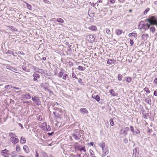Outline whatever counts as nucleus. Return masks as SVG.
<instances>
[{
    "label": "nucleus",
    "mask_w": 157,
    "mask_h": 157,
    "mask_svg": "<svg viewBox=\"0 0 157 157\" xmlns=\"http://www.w3.org/2000/svg\"><path fill=\"white\" fill-rule=\"evenodd\" d=\"M157 18L154 16H151L146 19V21L149 23L150 25H156Z\"/></svg>",
    "instance_id": "1"
},
{
    "label": "nucleus",
    "mask_w": 157,
    "mask_h": 157,
    "mask_svg": "<svg viewBox=\"0 0 157 157\" xmlns=\"http://www.w3.org/2000/svg\"><path fill=\"white\" fill-rule=\"evenodd\" d=\"M53 113L56 117L61 118L63 116V111L61 109H59L53 112Z\"/></svg>",
    "instance_id": "2"
},
{
    "label": "nucleus",
    "mask_w": 157,
    "mask_h": 157,
    "mask_svg": "<svg viewBox=\"0 0 157 157\" xmlns=\"http://www.w3.org/2000/svg\"><path fill=\"white\" fill-rule=\"evenodd\" d=\"M39 127L41 128L43 130L50 131L51 130V128L50 126L48 125V127L47 125V123L45 122H43L40 124Z\"/></svg>",
    "instance_id": "3"
},
{
    "label": "nucleus",
    "mask_w": 157,
    "mask_h": 157,
    "mask_svg": "<svg viewBox=\"0 0 157 157\" xmlns=\"http://www.w3.org/2000/svg\"><path fill=\"white\" fill-rule=\"evenodd\" d=\"M95 35H89L86 37L87 40L90 43H92L95 39Z\"/></svg>",
    "instance_id": "4"
},
{
    "label": "nucleus",
    "mask_w": 157,
    "mask_h": 157,
    "mask_svg": "<svg viewBox=\"0 0 157 157\" xmlns=\"http://www.w3.org/2000/svg\"><path fill=\"white\" fill-rule=\"evenodd\" d=\"M32 99L34 102L36 103L37 105H39L40 104V102L38 97L36 96H35L34 97H32Z\"/></svg>",
    "instance_id": "5"
},
{
    "label": "nucleus",
    "mask_w": 157,
    "mask_h": 157,
    "mask_svg": "<svg viewBox=\"0 0 157 157\" xmlns=\"http://www.w3.org/2000/svg\"><path fill=\"white\" fill-rule=\"evenodd\" d=\"M17 136L14 137H12L10 138L11 142L13 144H16L19 142V139L17 138Z\"/></svg>",
    "instance_id": "6"
},
{
    "label": "nucleus",
    "mask_w": 157,
    "mask_h": 157,
    "mask_svg": "<svg viewBox=\"0 0 157 157\" xmlns=\"http://www.w3.org/2000/svg\"><path fill=\"white\" fill-rule=\"evenodd\" d=\"M150 26V25L148 23H144L142 24L141 29H144L145 30L148 29Z\"/></svg>",
    "instance_id": "7"
},
{
    "label": "nucleus",
    "mask_w": 157,
    "mask_h": 157,
    "mask_svg": "<svg viewBox=\"0 0 157 157\" xmlns=\"http://www.w3.org/2000/svg\"><path fill=\"white\" fill-rule=\"evenodd\" d=\"M72 136L74 137L75 139L76 140L79 139L81 137V135L78 132H76L74 133Z\"/></svg>",
    "instance_id": "8"
},
{
    "label": "nucleus",
    "mask_w": 157,
    "mask_h": 157,
    "mask_svg": "<svg viewBox=\"0 0 157 157\" xmlns=\"http://www.w3.org/2000/svg\"><path fill=\"white\" fill-rule=\"evenodd\" d=\"M33 76L34 78L33 80L34 81H37V79L40 78V75L39 74L37 73L36 72H34Z\"/></svg>",
    "instance_id": "9"
},
{
    "label": "nucleus",
    "mask_w": 157,
    "mask_h": 157,
    "mask_svg": "<svg viewBox=\"0 0 157 157\" xmlns=\"http://www.w3.org/2000/svg\"><path fill=\"white\" fill-rule=\"evenodd\" d=\"M129 37H131L132 38L137 37V35L136 31H133L132 33H130L128 34Z\"/></svg>",
    "instance_id": "10"
},
{
    "label": "nucleus",
    "mask_w": 157,
    "mask_h": 157,
    "mask_svg": "<svg viewBox=\"0 0 157 157\" xmlns=\"http://www.w3.org/2000/svg\"><path fill=\"white\" fill-rule=\"evenodd\" d=\"M116 63V60L114 59H109L107 62V64L111 65L113 64H115Z\"/></svg>",
    "instance_id": "11"
},
{
    "label": "nucleus",
    "mask_w": 157,
    "mask_h": 157,
    "mask_svg": "<svg viewBox=\"0 0 157 157\" xmlns=\"http://www.w3.org/2000/svg\"><path fill=\"white\" fill-rule=\"evenodd\" d=\"M92 97L93 98L95 99L98 102H99L100 101V98L98 95H95L93 94L92 95Z\"/></svg>",
    "instance_id": "12"
},
{
    "label": "nucleus",
    "mask_w": 157,
    "mask_h": 157,
    "mask_svg": "<svg viewBox=\"0 0 157 157\" xmlns=\"http://www.w3.org/2000/svg\"><path fill=\"white\" fill-rule=\"evenodd\" d=\"M2 155L4 156V157H6V155L9 154V151L8 150H7L6 149H5L2 151Z\"/></svg>",
    "instance_id": "13"
},
{
    "label": "nucleus",
    "mask_w": 157,
    "mask_h": 157,
    "mask_svg": "<svg viewBox=\"0 0 157 157\" xmlns=\"http://www.w3.org/2000/svg\"><path fill=\"white\" fill-rule=\"evenodd\" d=\"M88 29L89 30L91 31H96L97 29V28L95 25H91V26H89Z\"/></svg>",
    "instance_id": "14"
},
{
    "label": "nucleus",
    "mask_w": 157,
    "mask_h": 157,
    "mask_svg": "<svg viewBox=\"0 0 157 157\" xmlns=\"http://www.w3.org/2000/svg\"><path fill=\"white\" fill-rule=\"evenodd\" d=\"M109 92L113 96H116L118 95V93H116L113 89H111L109 90Z\"/></svg>",
    "instance_id": "15"
},
{
    "label": "nucleus",
    "mask_w": 157,
    "mask_h": 157,
    "mask_svg": "<svg viewBox=\"0 0 157 157\" xmlns=\"http://www.w3.org/2000/svg\"><path fill=\"white\" fill-rule=\"evenodd\" d=\"M26 140L25 137L23 136L21 137L20 140V143L21 144H25L26 143Z\"/></svg>",
    "instance_id": "16"
},
{
    "label": "nucleus",
    "mask_w": 157,
    "mask_h": 157,
    "mask_svg": "<svg viewBox=\"0 0 157 157\" xmlns=\"http://www.w3.org/2000/svg\"><path fill=\"white\" fill-rule=\"evenodd\" d=\"M23 149L26 153H28L29 152V150L28 147L27 145H24L23 147Z\"/></svg>",
    "instance_id": "17"
},
{
    "label": "nucleus",
    "mask_w": 157,
    "mask_h": 157,
    "mask_svg": "<svg viewBox=\"0 0 157 157\" xmlns=\"http://www.w3.org/2000/svg\"><path fill=\"white\" fill-rule=\"evenodd\" d=\"M102 150L103 154L104 156L106 155L109 153L108 149L107 148H105Z\"/></svg>",
    "instance_id": "18"
},
{
    "label": "nucleus",
    "mask_w": 157,
    "mask_h": 157,
    "mask_svg": "<svg viewBox=\"0 0 157 157\" xmlns=\"http://www.w3.org/2000/svg\"><path fill=\"white\" fill-rule=\"evenodd\" d=\"M16 150L18 153H20L21 152V148L19 144H17L16 145Z\"/></svg>",
    "instance_id": "19"
},
{
    "label": "nucleus",
    "mask_w": 157,
    "mask_h": 157,
    "mask_svg": "<svg viewBox=\"0 0 157 157\" xmlns=\"http://www.w3.org/2000/svg\"><path fill=\"white\" fill-rule=\"evenodd\" d=\"M115 33L117 35H120L122 33L123 31L122 30L120 29H116Z\"/></svg>",
    "instance_id": "20"
},
{
    "label": "nucleus",
    "mask_w": 157,
    "mask_h": 157,
    "mask_svg": "<svg viewBox=\"0 0 157 157\" xmlns=\"http://www.w3.org/2000/svg\"><path fill=\"white\" fill-rule=\"evenodd\" d=\"M80 111L82 113H83L85 114H88V111L85 108H82L80 109Z\"/></svg>",
    "instance_id": "21"
},
{
    "label": "nucleus",
    "mask_w": 157,
    "mask_h": 157,
    "mask_svg": "<svg viewBox=\"0 0 157 157\" xmlns=\"http://www.w3.org/2000/svg\"><path fill=\"white\" fill-rule=\"evenodd\" d=\"M77 147L78 150H79L80 151H83L84 152H86V150L85 147H82L80 148L79 146H78Z\"/></svg>",
    "instance_id": "22"
},
{
    "label": "nucleus",
    "mask_w": 157,
    "mask_h": 157,
    "mask_svg": "<svg viewBox=\"0 0 157 157\" xmlns=\"http://www.w3.org/2000/svg\"><path fill=\"white\" fill-rule=\"evenodd\" d=\"M22 97L26 99H30L31 98V96L29 94L22 95Z\"/></svg>",
    "instance_id": "23"
},
{
    "label": "nucleus",
    "mask_w": 157,
    "mask_h": 157,
    "mask_svg": "<svg viewBox=\"0 0 157 157\" xmlns=\"http://www.w3.org/2000/svg\"><path fill=\"white\" fill-rule=\"evenodd\" d=\"M148 36V35L147 34H143L142 36V39L145 41L147 40Z\"/></svg>",
    "instance_id": "24"
},
{
    "label": "nucleus",
    "mask_w": 157,
    "mask_h": 157,
    "mask_svg": "<svg viewBox=\"0 0 157 157\" xmlns=\"http://www.w3.org/2000/svg\"><path fill=\"white\" fill-rule=\"evenodd\" d=\"M77 69L80 71H83L86 69L85 67H82V66H79L78 67Z\"/></svg>",
    "instance_id": "25"
},
{
    "label": "nucleus",
    "mask_w": 157,
    "mask_h": 157,
    "mask_svg": "<svg viewBox=\"0 0 157 157\" xmlns=\"http://www.w3.org/2000/svg\"><path fill=\"white\" fill-rule=\"evenodd\" d=\"M149 28L150 31L151 32L153 33H154L155 30V29L154 27L153 26H151Z\"/></svg>",
    "instance_id": "26"
},
{
    "label": "nucleus",
    "mask_w": 157,
    "mask_h": 157,
    "mask_svg": "<svg viewBox=\"0 0 157 157\" xmlns=\"http://www.w3.org/2000/svg\"><path fill=\"white\" fill-rule=\"evenodd\" d=\"M12 156L13 157H17V152L13 151L11 152Z\"/></svg>",
    "instance_id": "27"
},
{
    "label": "nucleus",
    "mask_w": 157,
    "mask_h": 157,
    "mask_svg": "<svg viewBox=\"0 0 157 157\" xmlns=\"http://www.w3.org/2000/svg\"><path fill=\"white\" fill-rule=\"evenodd\" d=\"M144 90L145 91L147 94H149L150 93V91L149 89V88L147 87H145L144 89Z\"/></svg>",
    "instance_id": "28"
},
{
    "label": "nucleus",
    "mask_w": 157,
    "mask_h": 157,
    "mask_svg": "<svg viewBox=\"0 0 157 157\" xmlns=\"http://www.w3.org/2000/svg\"><path fill=\"white\" fill-rule=\"evenodd\" d=\"M132 80V78L129 77H128L126 78V82L128 83L130 82Z\"/></svg>",
    "instance_id": "29"
},
{
    "label": "nucleus",
    "mask_w": 157,
    "mask_h": 157,
    "mask_svg": "<svg viewBox=\"0 0 157 157\" xmlns=\"http://www.w3.org/2000/svg\"><path fill=\"white\" fill-rule=\"evenodd\" d=\"M57 21L60 23H63L64 22L63 20L61 18H58L57 19Z\"/></svg>",
    "instance_id": "30"
},
{
    "label": "nucleus",
    "mask_w": 157,
    "mask_h": 157,
    "mask_svg": "<svg viewBox=\"0 0 157 157\" xmlns=\"http://www.w3.org/2000/svg\"><path fill=\"white\" fill-rule=\"evenodd\" d=\"M123 78V76L121 74H119L118 75V79L119 81H121L122 80Z\"/></svg>",
    "instance_id": "31"
},
{
    "label": "nucleus",
    "mask_w": 157,
    "mask_h": 157,
    "mask_svg": "<svg viewBox=\"0 0 157 157\" xmlns=\"http://www.w3.org/2000/svg\"><path fill=\"white\" fill-rule=\"evenodd\" d=\"M109 122L110 124L112 126H113L114 125V123L113 119H111L109 120Z\"/></svg>",
    "instance_id": "32"
},
{
    "label": "nucleus",
    "mask_w": 157,
    "mask_h": 157,
    "mask_svg": "<svg viewBox=\"0 0 157 157\" xmlns=\"http://www.w3.org/2000/svg\"><path fill=\"white\" fill-rule=\"evenodd\" d=\"M9 135L11 137H14L16 136V135L12 132H10L9 133Z\"/></svg>",
    "instance_id": "33"
},
{
    "label": "nucleus",
    "mask_w": 157,
    "mask_h": 157,
    "mask_svg": "<svg viewBox=\"0 0 157 157\" xmlns=\"http://www.w3.org/2000/svg\"><path fill=\"white\" fill-rule=\"evenodd\" d=\"M106 32L108 35H111V31L109 29H106Z\"/></svg>",
    "instance_id": "34"
},
{
    "label": "nucleus",
    "mask_w": 157,
    "mask_h": 157,
    "mask_svg": "<svg viewBox=\"0 0 157 157\" xmlns=\"http://www.w3.org/2000/svg\"><path fill=\"white\" fill-rule=\"evenodd\" d=\"M150 9L149 8H147L144 12V14L146 15L147 14V13L149 11Z\"/></svg>",
    "instance_id": "35"
},
{
    "label": "nucleus",
    "mask_w": 157,
    "mask_h": 157,
    "mask_svg": "<svg viewBox=\"0 0 157 157\" xmlns=\"http://www.w3.org/2000/svg\"><path fill=\"white\" fill-rule=\"evenodd\" d=\"M27 4V8L29 9L30 10H32V6H31L29 4H28V3H26Z\"/></svg>",
    "instance_id": "36"
},
{
    "label": "nucleus",
    "mask_w": 157,
    "mask_h": 157,
    "mask_svg": "<svg viewBox=\"0 0 157 157\" xmlns=\"http://www.w3.org/2000/svg\"><path fill=\"white\" fill-rule=\"evenodd\" d=\"M68 78V76L66 74H65V75H64L63 76V79L65 80Z\"/></svg>",
    "instance_id": "37"
},
{
    "label": "nucleus",
    "mask_w": 157,
    "mask_h": 157,
    "mask_svg": "<svg viewBox=\"0 0 157 157\" xmlns=\"http://www.w3.org/2000/svg\"><path fill=\"white\" fill-rule=\"evenodd\" d=\"M130 43L131 46H132L134 44V42L132 39H130Z\"/></svg>",
    "instance_id": "38"
},
{
    "label": "nucleus",
    "mask_w": 157,
    "mask_h": 157,
    "mask_svg": "<svg viewBox=\"0 0 157 157\" xmlns=\"http://www.w3.org/2000/svg\"><path fill=\"white\" fill-rule=\"evenodd\" d=\"M101 147L102 148V150L106 148L105 144L104 143H102V144H101Z\"/></svg>",
    "instance_id": "39"
},
{
    "label": "nucleus",
    "mask_w": 157,
    "mask_h": 157,
    "mask_svg": "<svg viewBox=\"0 0 157 157\" xmlns=\"http://www.w3.org/2000/svg\"><path fill=\"white\" fill-rule=\"evenodd\" d=\"M35 157H39V153L37 150H36L35 151Z\"/></svg>",
    "instance_id": "40"
},
{
    "label": "nucleus",
    "mask_w": 157,
    "mask_h": 157,
    "mask_svg": "<svg viewBox=\"0 0 157 157\" xmlns=\"http://www.w3.org/2000/svg\"><path fill=\"white\" fill-rule=\"evenodd\" d=\"M43 2L45 3L49 4L51 3V2L47 0H43Z\"/></svg>",
    "instance_id": "41"
},
{
    "label": "nucleus",
    "mask_w": 157,
    "mask_h": 157,
    "mask_svg": "<svg viewBox=\"0 0 157 157\" xmlns=\"http://www.w3.org/2000/svg\"><path fill=\"white\" fill-rule=\"evenodd\" d=\"M63 75V74L62 73V72H60L58 74V76L59 77V78H61L62 76Z\"/></svg>",
    "instance_id": "42"
},
{
    "label": "nucleus",
    "mask_w": 157,
    "mask_h": 157,
    "mask_svg": "<svg viewBox=\"0 0 157 157\" xmlns=\"http://www.w3.org/2000/svg\"><path fill=\"white\" fill-rule=\"evenodd\" d=\"M90 152L91 156L92 155H94V151H93L92 150L90 149Z\"/></svg>",
    "instance_id": "43"
},
{
    "label": "nucleus",
    "mask_w": 157,
    "mask_h": 157,
    "mask_svg": "<svg viewBox=\"0 0 157 157\" xmlns=\"http://www.w3.org/2000/svg\"><path fill=\"white\" fill-rule=\"evenodd\" d=\"M130 128L131 131L132 132H134V129L133 127L132 126H130Z\"/></svg>",
    "instance_id": "44"
},
{
    "label": "nucleus",
    "mask_w": 157,
    "mask_h": 157,
    "mask_svg": "<svg viewBox=\"0 0 157 157\" xmlns=\"http://www.w3.org/2000/svg\"><path fill=\"white\" fill-rule=\"evenodd\" d=\"M76 76V74L74 73V72L72 73V77L73 78H75Z\"/></svg>",
    "instance_id": "45"
},
{
    "label": "nucleus",
    "mask_w": 157,
    "mask_h": 157,
    "mask_svg": "<svg viewBox=\"0 0 157 157\" xmlns=\"http://www.w3.org/2000/svg\"><path fill=\"white\" fill-rule=\"evenodd\" d=\"M153 82L155 84L157 85V78L154 79Z\"/></svg>",
    "instance_id": "46"
},
{
    "label": "nucleus",
    "mask_w": 157,
    "mask_h": 157,
    "mask_svg": "<svg viewBox=\"0 0 157 157\" xmlns=\"http://www.w3.org/2000/svg\"><path fill=\"white\" fill-rule=\"evenodd\" d=\"M154 94L155 96H157V90L154 91Z\"/></svg>",
    "instance_id": "47"
},
{
    "label": "nucleus",
    "mask_w": 157,
    "mask_h": 157,
    "mask_svg": "<svg viewBox=\"0 0 157 157\" xmlns=\"http://www.w3.org/2000/svg\"><path fill=\"white\" fill-rule=\"evenodd\" d=\"M18 54H21L23 55H25V54L23 52H18Z\"/></svg>",
    "instance_id": "48"
},
{
    "label": "nucleus",
    "mask_w": 157,
    "mask_h": 157,
    "mask_svg": "<svg viewBox=\"0 0 157 157\" xmlns=\"http://www.w3.org/2000/svg\"><path fill=\"white\" fill-rule=\"evenodd\" d=\"M125 130L127 132L129 130V128L128 127H127L125 128Z\"/></svg>",
    "instance_id": "49"
},
{
    "label": "nucleus",
    "mask_w": 157,
    "mask_h": 157,
    "mask_svg": "<svg viewBox=\"0 0 157 157\" xmlns=\"http://www.w3.org/2000/svg\"><path fill=\"white\" fill-rule=\"evenodd\" d=\"M18 124L21 127L22 129H23L24 128V127L22 124L20 123H19Z\"/></svg>",
    "instance_id": "50"
},
{
    "label": "nucleus",
    "mask_w": 157,
    "mask_h": 157,
    "mask_svg": "<svg viewBox=\"0 0 157 157\" xmlns=\"http://www.w3.org/2000/svg\"><path fill=\"white\" fill-rule=\"evenodd\" d=\"M110 2L112 3H114L115 2L116 0H109Z\"/></svg>",
    "instance_id": "51"
},
{
    "label": "nucleus",
    "mask_w": 157,
    "mask_h": 157,
    "mask_svg": "<svg viewBox=\"0 0 157 157\" xmlns=\"http://www.w3.org/2000/svg\"><path fill=\"white\" fill-rule=\"evenodd\" d=\"M123 133L125 135L127 134V131L125 130L123 131Z\"/></svg>",
    "instance_id": "52"
},
{
    "label": "nucleus",
    "mask_w": 157,
    "mask_h": 157,
    "mask_svg": "<svg viewBox=\"0 0 157 157\" xmlns=\"http://www.w3.org/2000/svg\"><path fill=\"white\" fill-rule=\"evenodd\" d=\"M75 157H81L80 154H78L75 155Z\"/></svg>",
    "instance_id": "53"
},
{
    "label": "nucleus",
    "mask_w": 157,
    "mask_h": 157,
    "mask_svg": "<svg viewBox=\"0 0 157 157\" xmlns=\"http://www.w3.org/2000/svg\"><path fill=\"white\" fill-rule=\"evenodd\" d=\"M102 0H99L97 1L98 3H102Z\"/></svg>",
    "instance_id": "54"
},
{
    "label": "nucleus",
    "mask_w": 157,
    "mask_h": 157,
    "mask_svg": "<svg viewBox=\"0 0 157 157\" xmlns=\"http://www.w3.org/2000/svg\"><path fill=\"white\" fill-rule=\"evenodd\" d=\"M10 86L9 85H6L5 86V88L7 89H8L9 87Z\"/></svg>",
    "instance_id": "55"
},
{
    "label": "nucleus",
    "mask_w": 157,
    "mask_h": 157,
    "mask_svg": "<svg viewBox=\"0 0 157 157\" xmlns=\"http://www.w3.org/2000/svg\"><path fill=\"white\" fill-rule=\"evenodd\" d=\"M90 144L92 146H93L94 144V143L93 142H91L90 143Z\"/></svg>",
    "instance_id": "56"
},
{
    "label": "nucleus",
    "mask_w": 157,
    "mask_h": 157,
    "mask_svg": "<svg viewBox=\"0 0 157 157\" xmlns=\"http://www.w3.org/2000/svg\"><path fill=\"white\" fill-rule=\"evenodd\" d=\"M91 4V5L93 6H94L95 5V4L93 3H92Z\"/></svg>",
    "instance_id": "57"
},
{
    "label": "nucleus",
    "mask_w": 157,
    "mask_h": 157,
    "mask_svg": "<svg viewBox=\"0 0 157 157\" xmlns=\"http://www.w3.org/2000/svg\"><path fill=\"white\" fill-rule=\"evenodd\" d=\"M46 57H43L42 58V59L44 60H45L46 59Z\"/></svg>",
    "instance_id": "58"
},
{
    "label": "nucleus",
    "mask_w": 157,
    "mask_h": 157,
    "mask_svg": "<svg viewBox=\"0 0 157 157\" xmlns=\"http://www.w3.org/2000/svg\"><path fill=\"white\" fill-rule=\"evenodd\" d=\"M41 117V116H39L38 117V119L39 120L40 119Z\"/></svg>",
    "instance_id": "59"
},
{
    "label": "nucleus",
    "mask_w": 157,
    "mask_h": 157,
    "mask_svg": "<svg viewBox=\"0 0 157 157\" xmlns=\"http://www.w3.org/2000/svg\"><path fill=\"white\" fill-rule=\"evenodd\" d=\"M144 118H145V119H147V116H146V115H145V116H144Z\"/></svg>",
    "instance_id": "60"
},
{
    "label": "nucleus",
    "mask_w": 157,
    "mask_h": 157,
    "mask_svg": "<svg viewBox=\"0 0 157 157\" xmlns=\"http://www.w3.org/2000/svg\"><path fill=\"white\" fill-rule=\"evenodd\" d=\"M91 157H96L95 156H94V155H93L91 156Z\"/></svg>",
    "instance_id": "61"
},
{
    "label": "nucleus",
    "mask_w": 157,
    "mask_h": 157,
    "mask_svg": "<svg viewBox=\"0 0 157 157\" xmlns=\"http://www.w3.org/2000/svg\"><path fill=\"white\" fill-rule=\"evenodd\" d=\"M129 13H131L132 12V10H129Z\"/></svg>",
    "instance_id": "62"
},
{
    "label": "nucleus",
    "mask_w": 157,
    "mask_h": 157,
    "mask_svg": "<svg viewBox=\"0 0 157 157\" xmlns=\"http://www.w3.org/2000/svg\"><path fill=\"white\" fill-rule=\"evenodd\" d=\"M19 157H25V156H22L20 155H19Z\"/></svg>",
    "instance_id": "63"
},
{
    "label": "nucleus",
    "mask_w": 157,
    "mask_h": 157,
    "mask_svg": "<svg viewBox=\"0 0 157 157\" xmlns=\"http://www.w3.org/2000/svg\"><path fill=\"white\" fill-rule=\"evenodd\" d=\"M156 25H157V20H156Z\"/></svg>",
    "instance_id": "64"
}]
</instances>
